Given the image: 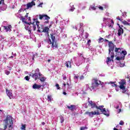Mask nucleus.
<instances>
[{
  "label": "nucleus",
  "instance_id": "nucleus-1",
  "mask_svg": "<svg viewBox=\"0 0 130 130\" xmlns=\"http://www.w3.org/2000/svg\"><path fill=\"white\" fill-rule=\"evenodd\" d=\"M4 121H5V125L7 126V128H8V125H9L8 130L14 129V123L13 122V117L12 116L8 115Z\"/></svg>",
  "mask_w": 130,
  "mask_h": 130
},
{
  "label": "nucleus",
  "instance_id": "nucleus-2",
  "mask_svg": "<svg viewBox=\"0 0 130 130\" xmlns=\"http://www.w3.org/2000/svg\"><path fill=\"white\" fill-rule=\"evenodd\" d=\"M119 86H118L120 90H122V93L125 94L126 93V89L125 85H126V80L125 79H121L119 82Z\"/></svg>",
  "mask_w": 130,
  "mask_h": 130
},
{
  "label": "nucleus",
  "instance_id": "nucleus-3",
  "mask_svg": "<svg viewBox=\"0 0 130 130\" xmlns=\"http://www.w3.org/2000/svg\"><path fill=\"white\" fill-rule=\"evenodd\" d=\"M30 76H31V78H33V79H35V80L36 81L39 79L40 77L42 76V74L40 72L39 69L37 68L35 70V73L30 74Z\"/></svg>",
  "mask_w": 130,
  "mask_h": 130
},
{
  "label": "nucleus",
  "instance_id": "nucleus-4",
  "mask_svg": "<svg viewBox=\"0 0 130 130\" xmlns=\"http://www.w3.org/2000/svg\"><path fill=\"white\" fill-rule=\"evenodd\" d=\"M39 24H40V22L37 21L36 25L37 26L38 29V32L42 33H47L48 36H49V34H48V31H49V28H48V27L47 26H45L44 28H42V30H41V29H40V26H39Z\"/></svg>",
  "mask_w": 130,
  "mask_h": 130
},
{
  "label": "nucleus",
  "instance_id": "nucleus-5",
  "mask_svg": "<svg viewBox=\"0 0 130 130\" xmlns=\"http://www.w3.org/2000/svg\"><path fill=\"white\" fill-rule=\"evenodd\" d=\"M115 52L116 53V55H126L127 52L125 50H121L120 48H115Z\"/></svg>",
  "mask_w": 130,
  "mask_h": 130
},
{
  "label": "nucleus",
  "instance_id": "nucleus-6",
  "mask_svg": "<svg viewBox=\"0 0 130 130\" xmlns=\"http://www.w3.org/2000/svg\"><path fill=\"white\" fill-rule=\"evenodd\" d=\"M114 50H109V55L110 57H108L107 60H106V62L107 64H109V61H114L113 58H114Z\"/></svg>",
  "mask_w": 130,
  "mask_h": 130
},
{
  "label": "nucleus",
  "instance_id": "nucleus-7",
  "mask_svg": "<svg viewBox=\"0 0 130 130\" xmlns=\"http://www.w3.org/2000/svg\"><path fill=\"white\" fill-rule=\"evenodd\" d=\"M84 114H86L87 115H88L90 117H93V116L94 115H99V114H100V113H99V112H96V111H94V112H86Z\"/></svg>",
  "mask_w": 130,
  "mask_h": 130
},
{
  "label": "nucleus",
  "instance_id": "nucleus-8",
  "mask_svg": "<svg viewBox=\"0 0 130 130\" xmlns=\"http://www.w3.org/2000/svg\"><path fill=\"white\" fill-rule=\"evenodd\" d=\"M39 17L40 20H44V21L50 19V17L49 16L44 14H43V15L40 14L39 15Z\"/></svg>",
  "mask_w": 130,
  "mask_h": 130
},
{
  "label": "nucleus",
  "instance_id": "nucleus-9",
  "mask_svg": "<svg viewBox=\"0 0 130 130\" xmlns=\"http://www.w3.org/2000/svg\"><path fill=\"white\" fill-rule=\"evenodd\" d=\"M97 87L99 86L96 85V84L94 82L92 84H89L88 85V88L89 89H90V90H91V91H92V90H94V89L97 88Z\"/></svg>",
  "mask_w": 130,
  "mask_h": 130
},
{
  "label": "nucleus",
  "instance_id": "nucleus-10",
  "mask_svg": "<svg viewBox=\"0 0 130 130\" xmlns=\"http://www.w3.org/2000/svg\"><path fill=\"white\" fill-rule=\"evenodd\" d=\"M6 94L7 95V96H8L10 99H13V93L12 92H10V90H8V88H6Z\"/></svg>",
  "mask_w": 130,
  "mask_h": 130
},
{
  "label": "nucleus",
  "instance_id": "nucleus-11",
  "mask_svg": "<svg viewBox=\"0 0 130 130\" xmlns=\"http://www.w3.org/2000/svg\"><path fill=\"white\" fill-rule=\"evenodd\" d=\"M37 19H34V21L31 22V24L32 25V28L34 29V31H35L36 30V23L37 22H39L38 20H37ZM36 23V25H35Z\"/></svg>",
  "mask_w": 130,
  "mask_h": 130
},
{
  "label": "nucleus",
  "instance_id": "nucleus-12",
  "mask_svg": "<svg viewBox=\"0 0 130 130\" xmlns=\"http://www.w3.org/2000/svg\"><path fill=\"white\" fill-rule=\"evenodd\" d=\"M109 50H114V44L111 41L109 42Z\"/></svg>",
  "mask_w": 130,
  "mask_h": 130
},
{
  "label": "nucleus",
  "instance_id": "nucleus-13",
  "mask_svg": "<svg viewBox=\"0 0 130 130\" xmlns=\"http://www.w3.org/2000/svg\"><path fill=\"white\" fill-rule=\"evenodd\" d=\"M34 6H35V2L32 1L31 3H28L26 5V9L28 10L29 8H32Z\"/></svg>",
  "mask_w": 130,
  "mask_h": 130
},
{
  "label": "nucleus",
  "instance_id": "nucleus-14",
  "mask_svg": "<svg viewBox=\"0 0 130 130\" xmlns=\"http://www.w3.org/2000/svg\"><path fill=\"white\" fill-rule=\"evenodd\" d=\"M50 44H52V48H53L54 49V48H57V43L56 42V41H52V43Z\"/></svg>",
  "mask_w": 130,
  "mask_h": 130
},
{
  "label": "nucleus",
  "instance_id": "nucleus-15",
  "mask_svg": "<svg viewBox=\"0 0 130 130\" xmlns=\"http://www.w3.org/2000/svg\"><path fill=\"white\" fill-rule=\"evenodd\" d=\"M125 57V55H117L116 58V59L117 60H122L124 59Z\"/></svg>",
  "mask_w": 130,
  "mask_h": 130
},
{
  "label": "nucleus",
  "instance_id": "nucleus-16",
  "mask_svg": "<svg viewBox=\"0 0 130 130\" xmlns=\"http://www.w3.org/2000/svg\"><path fill=\"white\" fill-rule=\"evenodd\" d=\"M117 34L118 36H121L122 34H123V29L120 26H119Z\"/></svg>",
  "mask_w": 130,
  "mask_h": 130
},
{
  "label": "nucleus",
  "instance_id": "nucleus-17",
  "mask_svg": "<svg viewBox=\"0 0 130 130\" xmlns=\"http://www.w3.org/2000/svg\"><path fill=\"white\" fill-rule=\"evenodd\" d=\"M102 112H103V114H104V115H106V116H109V111H107L106 109L103 108Z\"/></svg>",
  "mask_w": 130,
  "mask_h": 130
},
{
  "label": "nucleus",
  "instance_id": "nucleus-18",
  "mask_svg": "<svg viewBox=\"0 0 130 130\" xmlns=\"http://www.w3.org/2000/svg\"><path fill=\"white\" fill-rule=\"evenodd\" d=\"M41 88V85H38L36 83H35L32 85V89H38V90H39Z\"/></svg>",
  "mask_w": 130,
  "mask_h": 130
},
{
  "label": "nucleus",
  "instance_id": "nucleus-19",
  "mask_svg": "<svg viewBox=\"0 0 130 130\" xmlns=\"http://www.w3.org/2000/svg\"><path fill=\"white\" fill-rule=\"evenodd\" d=\"M3 27L5 30H6V32H8L9 31H11V28H12V25H9L8 26H4Z\"/></svg>",
  "mask_w": 130,
  "mask_h": 130
},
{
  "label": "nucleus",
  "instance_id": "nucleus-20",
  "mask_svg": "<svg viewBox=\"0 0 130 130\" xmlns=\"http://www.w3.org/2000/svg\"><path fill=\"white\" fill-rule=\"evenodd\" d=\"M67 108L73 111L74 109H76V106L75 105H71L70 106H67Z\"/></svg>",
  "mask_w": 130,
  "mask_h": 130
},
{
  "label": "nucleus",
  "instance_id": "nucleus-21",
  "mask_svg": "<svg viewBox=\"0 0 130 130\" xmlns=\"http://www.w3.org/2000/svg\"><path fill=\"white\" fill-rule=\"evenodd\" d=\"M21 20H22V22L25 23V24H27L29 26L32 24V22H27L26 21H25V18L24 17V16H21Z\"/></svg>",
  "mask_w": 130,
  "mask_h": 130
},
{
  "label": "nucleus",
  "instance_id": "nucleus-22",
  "mask_svg": "<svg viewBox=\"0 0 130 130\" xmlns=\"http://www.w3.org/2000/svg\"><path fill=\"white\" fill-rule=\"evenodd\" d=\"M65 66L67 68H72V62L70 61L65 62Z\"/></svg>",
  "mask_w": 130,
  "mask_h": 130
},
{
  "label": "nucleus",
  "instance_id": "nucleus-23",
  "mask_svg": "<svg viewBox=\"0 0 130 130\" xmlns=\"http://www.w3.org/2000/svg\"><path fill=\"white\" fill-rule=\"evenodd\" d=\"M70 7L71 9H69L70 12H74L76 9L74 7V4L73 3H70Z\"/></svg>",
  "mask_w": 130,
  "mask_h": 130
},
{
  "label": "nucleus",
  "instance_id": "nucleus-24",
  "mask_svg": "<svg viewBox=\"0 0 130 130\" xmlns=\"http://www.w3.org/2000/svg\"><path fill=\"white\" fill-rule=\"evenodd\" d=\"M47 100L49 102H51L53 100L52 96L50 95H47Z\"/></svg>",
  "mask_w": 130,
  "mask_h": 130
},
{
  "label": "nucleus",
  "instance_id": "nucleus-25",
  "mask_svg": "<svg viewBox=\"0 0 130 130\" xmlns=\"http://www.w3.org/2000/svg\"><path fill=\"white\" fill-rule=\"evenodd\" d=\"M94 83H95L96 85L99 86V85H100V84H101V81H99L98 80H94Z\"/></svg>",
  "mask_w": 130,
  "mask_h": 130
},
{
  "label": "nucleus",
  "instance_id": "nucleus-26",
  "mask_svg": "<svg viewBox=\"0 0 130 130\" xmlns=\"http://www.w3.org/2000/svg\"><path fill=\"white\" fill-rule=\"evenodd\" d=\"M50 36H51V39H52V41H55V36H54V34H51Z\"/></svg>",
  "mask_w": 130,
  "mask_h": 130
},
{
  "label": "nucleus",
  "instance_id": "nucleus-27",
  "mask_svg": "<svg viewBox=\"0 0 130 130\" xmlns=\"http://www.w3.org/2000/svg\"><path fill=\"white\" fill-rule=\"evenodd\" d=\"M113 25H114V22L113 21V20H111V24H108V26L110 28H112L113 27Z\"/></svg>",
  "mask_w": 130,
  "mask_h": 130
},
{
  "label": "nucleus",
  "instance_id": "nucleus-28",
  "mask_svg": "<svg viewBox=\"0 0 130 130\" xmlns=\"http://www.w3.org/2000/svg\"><path fill=\"white\" fill-rule=\"evenodd\" d=\"M123 23V25H127V26H129V23L127 22V21L125 20H123L121 21Z\"/></svg>",
  "mask_w": 130,
  "mask_h": 130
},
{
  "label": "nucleus",
  "instance_id": "nucleus-29",
  "mask_svg": "<svg viewBox=\"0 0 130 130\" xmlns=\"http://www.w3.org/2000/svg\"><path fill=\"white\" fill-rule=\"evenodd\" d=\"M116 19L120 22H122L123 21V19L122 18V17H121V16H118L117 17H116Z\"/></svg>",
  "mask_w": 130,
  "mask_h": 130
},
{
  "label": "nucleus",
  "instance_id": "nucleus-30",
  "mask_svg": "<svg viewBox=\"0 0 130 130\" xmlns=\"http://www.w3.org/2000/svg\"><path fill=\"white\" fill-rule=\"evenodd\" d=\"M115 82H110V84H114V85H112V87H116V88H117V87H118V86L117 84H115Z\"/></svg>",
  "mask_w": 130,
  "mask_h": 130
},
{
  "label": "nucleus",
  "instance_id": "nucleus-31",
  "mask_svg": "<svg viewBox=\"0 0 130 130\" xmlns=\"http://www.w3.org/2000/svg\"><path fill=\"white\" fill-rule=\"evenodd\" d=\"M39 80H40L41 82H44L46 80L45 77H41L40 78V77H39V79H38Z\"/></svg>",
  "mask_w": 130,
  "mask_h": 130
},
{
  "label": "nucleus",
  "instance_id": "nucleus-32",
  "mask_svg": "<svg viewBox=\"0 0 130 130\" xmlns=\"http://www.w3.org/2000/svg\"><path fill=\"white\" fill-rule=\"evenodd\" d=\"M97 8H98L97 6H95V7L92 6H90V9H91V10H93V11H95V10H96Z\"/></svg>",
  "mask_w": 130,
  "mask_h": 130
},
{
  "label": "nucleus",
  "instance_id": "nucleus-33",
  "mask_svg": "<svg viewBox=\"0 0 130 130\" xmlns=\"http://www.w3.org/2000/svg\"><path fill=\"white\" fill-rule=\"evenodd\" d=\"M95 107L97 109H100V110H101V112H102V110H103V109H102V108L101 107V106H95Z\"/></svg>",
  "mask_w": 130,
  "mask_h": 130
},
{
  "label": "nucleus",
  "instance_id": "nucleus-34",
  "mask_svg": "<svg viewBox=\"0 0 130 130\" xmlns=\"http://www.w3.org/2000/svg\"><path fill=\"white\" fill-rule=\"evenodd\" d=\"M102 40H104V39H103V38H100L99 39V43H101L102 42H103V41Z\"/></svg>",
  "mask_w": 130,
  "mask_h": 130
},
{
  "label": "nucleus",
  "instance_id": "nucleus-35",
  "mask_svg": "<svg viewBox=\"0 0 130 130\" xmlns=\"http://www.w3.org/2000/svg\"><path fill=\"white\" fill-rule=\"evenodd\" d=\"M61 123H62L63 121H64V119H63V117L61 116L60 119Z\"/></svg>",
  "mask_w": 130,
  "mask_h": 130
},
{
  "label": "nucleus",
  "instance_id": "nucleus-36",
  "mask_svg": "<svg viewBox=\"0 0 130 130\" xmlns=\"http://www.w3.org/2000/svg\"><path fill=\"white\" fill-rule=\"evenodd\" d=\"M21 129L26 130V124L22 125Z\"/></svg>",
  "mask_w": 130,
  "mask_h": 130
},
{
  "label": "nucleus",
  "instance_id": "nucleus-37",
  "mask_svg": "<svg viewBox=\"0 0 130 130\" xmlns=\"http://www.w3.org/2000/svg\"><path fill=\"white\" fill-rule=\"evenodd\" d=\"M89 104L90 106H91V107H95V106H96V105H95L94 104L92 103V102H91V103H89Z\"/></svg>",
  "mask_w": 130,
  "mask_h": 130
},
{
  "label": "nucleus",
  "instance_id": "nucleus-38",
  "mask_svg": "<svg viewBox=\"0 0 130 130\" xmlns=\"http://www.w3.org/2000/svg\"><path fill=\"white\" fill-rule=\"evenodd\" d=\"M119 124H120V125H123V124H124V122H123V121L121 120Z\"/></svg>",
  "mask_w": 130,
  "mask_h": 130
},
{
  "label": "nucleus",
  "instance_id": "nucleus-39",
  "mask_svg": "<svg viewBox=\"0 0 130 130\" xmlns=\"http://www.w3.org/2000/svg\"><path fill=\"white\" fill-rule=\"evenodd\" d=\"M44 24H49V20H44Z\"/></svg>",
  "mask_w": 130,
  "mask_h": 130
},
{
  "label": "nucleus",
  "instance_id": "nucleus-40",
  "mask_svg": "<svg viewBox=\"0 0 130 130\" xmlns=\"http://www.w3.org/2000/svg\"><path fill=\"white\" fill-rule=\"evenodd\" d=\"M88 127H80V130H85V129H87Z\"/></svg>",
  "mask_w": 130,
  "mask_h": 130
},
{
  "label": "nucleus",
  "instance_id": "nucleus-41",
  "mask_svg": "<svg viewBox=\"0 0 130 130\" xmlns=\"http://www.w3.org/2000/svg\"><path fill=\"white\" fill-rule=\"evenodd\" d=\"M55 86L58 90H59V89H60V87H59V85L58 84L56 83Z\"/></svg>",
  "mask_w": 130,
  "mask_h": 130
},
{
  "label": "nucleus",
  "instance_id": "nucleus-42",
  "mask_svg": "<svg viewBox=\"0 0 130 130\" xmlns=\"http://www.w3.org/2000/svg\"><path fill=\"white\" fill-rule=\"evenodd\" d=\"M25 79L26 81H29V80H30V78L28 76H25Z\"/></svg>",
  "mask_w": 130,
  "mask_h": 130
},
{
  "label": "nucleus",
  "instance_id": "nucleus-43",
  "mask_svg": "<svg viewBox=\"0 0 130 130\" xmlns=\"http://www.w3.org/2000/svg\"><path fill=\"white\" fill-rule=\"evenodd\" d=\"M10 71H8V70H6L5 71V74H6V75H10Z\"/></svg>",
  "mask_w": 130,
  "mask_h": 130
},
{
  "label": "nucleus",
  "instance_id": "nucleus-44",
  "mask_svg": "<svg viewBox=\"0 0 130 130\" xmlns=\"http://www.w3.org/2000/svg\"><path fill=\"white\" fill-rule=\"evenodd\" d=\"M84 78H85V77H84V76H83V75H82V76H81L80 77L79 79H80V81H81V80H84Z\"/></svg>",
  "mask_w": 130,
  "mask_h": 130
},
{
  "label": "nucleus",
  "instance_id": "nucleus-45",
  "mask_svg": "<svg viewBox=\"0 0 130 130\" xmlns=\"http://www.w3.org/2000/svg\"><path fill=\"white\" fill-rule=\"evenodd\" d=\"M120 67L121 68H123V67H124V63L120 62Z\"/></svg>",
  "mask_w": 130,
  "mask_h": 130
},
{
  "label": "nucleus",
  "instance_id": "nucleus-46",
  "mask_svg": "<svg viewBox=\"0 0 130 130\" xmlns=\"http://www.w3.org/2000/svg\"><path fill=\"white\" fill-rule=\"evenodd\" d=\"M5 4V0H1L0 1V5H4Z\"/></svg>",
  "mask_w": 130,
  "mask_h": 130
},
{
  "label": "nucleus",
  "instance_id": "nucleus-47",
  "mask_svg": "<svg viewBox=\"0 0 130 130\" xmlns=\"http://www.w3.org/2000/svg\"><path fill=\"white\" fill-rule=\"evenodd\" d=\"M74 79H76L77 80H78V79H79V76H78V75H75Z\"/></svg>",
  "mask_w": 130,
  "mask_h": 130
},
{
  "label": "nucleus",
  "instance_id": "nucleus-48",
  "mask_svg": "<svg viewBox=\"0 0 130 130\" xmlns=\"http://www.w3.org/2000/svg\"><path fill=\"white\" fill-rule=\"evenodd\" d=\"M90 43H91V40H89L87 42V44L88 46H90Z\"/></svg>",
  "mask_w": 130,
  "mask_h": 130
},
{
  "label": "nucleus",
  "instance_id": "nucleus-49",
  "mask_svg": "<svg viewBox=\"0 0 130 130\" xmlns=\"http://www.w3.org/2000/svg\"><path fill=\"white\" fill-rule=\"evenodd\" d=\"M4 129L0 128V130H6L7 129V125H4Z\"/></svg>",
  "mask_w": 130,
  "mask_h": 130
},
{
  "label": "nucleus",
  "instance_id": "nucleus-50",
  "mask_svg": "<svg viewBox=\"0 0 130 130\" xmlns=\"http://www.w3.org/2000/svg\"><path fill=\"white\" fill-rule=\"evenodd\" d=\"M98 8H99V9L100 10H101V11H103V10H104V9L103 8V7L100 6V7H99Z\"/></svg>",
  "mask_w": 130,
  "mask_h": 130
},
{
  "label": "nucleus",
  "instance_id": "nucleus-51",
  "mask_svg": "<svg viewBox=\"0 0 130 130\" xmlns=\"http://www.w3.org/2000/svg\"><path fill=\"white\" fill-rule=\"evenodd\" d=\"M35 56H36V55H34L32 56V60H34V59H35Z\"/></svg>",
  "mask_w": 130,
  "mask_h": 130
},
{
  "label": "nucleus",
  "instance_id": "nucleus-52",
  "mask_svg": "<svg viewBox=\"0 0 130 130\" xmlns=\"http://www.w3.org/2000/svg\"><path fill=\"white\" fill-rule=\"evenodd\" d=\"M104 41H105L106 42H108L109 43V41L106 39H105V40H104Z\"/></svg>",
  "mask_w": 130,
  "mask_h": 130
},
{
  "label": "nucleus",
  "instance_id": "nucleus-53",
  "mask_svg": "<svg viewBox=\"0 0 130 130\" xmlns=\"http://www.w3.org/2000/svg\"><path fill=\"white\" fill-rule=\"evenodd\" d=\"M28 15H29V13H26L25 16V17L24 18H28Z\"/></svg>",
  "mask_w": 130,
  "mask_h": 130
},
{
  "label": "nucleus",
  "instance_id": "nucleus-54",
  "mask_svg": "<svg viewBox=\"0 0 130 130\" xmlns=\"http://www.w3.org/2000/svg\"><path fill=\"white\" fill-rule=\"evenodd\" d=\"M106 21H107V18H103V21L104 22H106Z\"/></svg>",
  "mask_w": 130,
  "mask_h": 130
},
{
  "label": "nucleus",
  "instance_id": "nucleus-55",
  "mask_svg": "<svg viewBox=\"0 0 130 130\" xmlns=\"http://www.w3.org/2000/svg\"><path fill=\"white\" fill-rule=\"evenodd\" d=\"M28 21L30 22L29 23H31V17H28Z\"/></svg>",
  "mask_w": 130,
  "mask_h": 130
},
{
  "label": "nucleus",
  "instance_id": "nucleus-56",
  "mask_svg": "<svg viewBox=\"0 0 130 130\" xmlns=\"http://www.w3.org/2000/svg\"><path fill=\"white\" fill-rule=\"evenodd\" d=\"M49 41L50 42V44H51V43H52V42L51 41V40L50 39H49Z\"/></svg>",
  "mask_w": 130,
  "mask_h": 130
},
{
  "label": "nucleus",
  "instance_id": "nucleus-57",
  "mask_svg": "<svg viewBox=\"0 0 130 130\" xmlns=\"http://www.w3.org/2000/svg\"><path fill=\"white\" fill-rule=\"evenodd\" d=\"M31 31H32V30L31 29H28V32L29 33V34H30V33H31Z\"/></svg>",
  "mask_w": 130,
  "mask_h": 130
},
{
  "label": "nucleus",
  "instance_id": "nucleus-58",
  "mask_svg": "<svg viewBox=\"0 0 130 130\" xmlns=\"http://www.w3.org/2000/svg\"><path fill=\"white\" fill-rule=\"evenodd\" d=\"M42 5H43V3H40L39 5V7H41V6H42Z\"/></svg>",
  "mask_w": 130,
  "mask_h": 130
},
{
  "label": "nucleus",
  "instance_id": "nucleus-59",
  "mask_svg": "<svg viewBox=\"0 0 130 130\" xmlns=\"http://www.w3.org/2000/svg\"><path fill=\"white\" fill-rule=\"evenodd\" d=\"M42 124L43 125H45V122H42Z\"/></svg>",
  "mask_w": 130,
  "mask_h": 130
},
{
  "label": "nucleus",
  "instance_id": "nucleus-60",
  "mask_svg": "<svg viewBox=\"0 0 130 130\" xmlns=\"http://www.w3.org/2000/svg\"><path fill=\"white\" fill-rule=\"evenodd\" d=\"M86 9V7H85V6H83V7H82V10H84V9Z\"/></svg>",
  "mask_w": 130,
  "mask_h": 130
},
{
  "label": "nucleus",
  "instance_id": "nucleus-61",
  "mask_svg": "<svg viewBox=\"0 0 130 130\" xmlns=\"http://www.w3.org/2000/svg\"><path fill=\"white\" fill-rule=\"evenodd\" d=\"M9 58H14V56H11L9 57Z\"/></svg>",
  "mask_w": 130,
  "mask_h": 130
},
{
  "label": "nucleus",
  "instance_id": "nucleus-62",
  "mask_svg": "<svg viewBox=\"0 0 130 130\" xmlns=\"http://www.w3.org/2000/svg\"><path fill=\"white\" fill-rule=\"evenodd\" d=\"M63 80H67V77H63Z\"/></svg>",
  "mask_w": 130,
  "mask_h": 130
},
{
  "label": "nucleus",
  "instance_id": "nucleus-63",
  "mask_svg": "<svg viewBox=\"0 0 130 130\" xmlns=\"http://www.w3.org/2000/svg\"><path fill=\"white\" fill-rule=\"evenodd\" d=\"M42 28H43V25H42L41 27H40V29H41V30H42Z\"/></svg>",
  "mask_w": 130,
  "mask_h": 130
},
{
  "label": "nucleus",
  "instance_id": "nucleus-64",
  "mask_svg": "<svg viewBox=\"0 0 130 130\" xmlns=\"http://www.w3.org/2000/svg\"><path fill=\"white\" fill-rule=\"evenodd\" d=\"M63 94L64 95H67V92H63Z\"/></svg>",
  "mask_w": 130,
  "mask_h": 130
}]
</instances>
